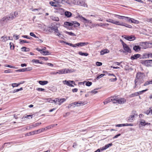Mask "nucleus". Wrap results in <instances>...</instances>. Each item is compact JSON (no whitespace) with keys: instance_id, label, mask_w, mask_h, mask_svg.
Returning a JSON list of instances; mask_svg holds the SVG:
<instances>
[{"instance_id":"1","label":"nucleus","mask_w":152,"mask_h":152,"mask_svg":"<svg viewBox=\"0 0 152 152\" xmlns=\"http://www.w3.org/2000/svg\"><path fill=\"white\" fill-rule=\"evenodd\" d=\"M106 21L107 22L110 23L117 25L125 26L129 28H132V26L131 25L125 24L123 22L121 23L119 21H115L114 20L110 19H107L106 20Z\"/></svg>"},{"instance_id":"2","label":"nucleus","mask_w":152,"mask_h":152,"mask_svg":"<svg viewBox=\"0 0 152 152\" xmlns=\"http://www.w3.org/2000/svg\"><path fill=\"white\" fill-rule=\"evenodd\" d=\"M14 18V17L12 14H10L9 16H6L0 20V23H2L3 22H7L8 21L12 20Z\"/></svg>"},{"instance_id":"3","label":"nucleus","mask_w":152,"mask_h":152,"mask_svg":"<svg viewBox=\"0 0 152 152\" xmlns=\"http://www.w3.org/2000/svg\"><path fill=\"white\" fill-rule=\"evenodd\" d=\"M116 97L115 96L114 102H113V103H118L121 104H123L126 102V99L124 98H121L118 99L117 98L116 99Z\"/></svg>"},{"instance_id":"4","label":"nucleus","mask_w":152,"mask_h":152,"mask_svg":"<svg viewBox=\"0 0 152 152\" xmlns=\"http://www.w3.org/2000/svg\"><path fill=\"white\" fill-rule=\"evenodd\" d=\"M68 44V45H69L73 47H79L80 46H83L85 45H87L88 44V42H80L79 43L76 44H73L71 43H66Z\"/></svg>"},{"instance_id":"5","label":"nucleus","mask_w":152,"mask_h":152,"mask_svg":"<svg viewBox=\"0 0 152 152\" xmlns=\"http://www.w3.org/2000/svg\"><path fill=\"white\" fill-rule=\"evenodd\" d=\"M145 75L144 73L140 72H138L136 74L135 77V82L136 83L137 80L140 79H143Z\"/></svg>"},{"instance_id":"6","label":"nucleus","mask_w":152,"mask_h":152,"mask_svg":"<svg viewBox=\"0 0 152 152\" xmlns=\"http://www.w3.org/2000/svg\"><path fill=\"white\" fill-rule=\"evenodd\" d=\"M137 114L135 111H133L132 112V114L128 118V121L132 122L134 120V118L135 116H137Z\"/></svg>"},{"instance_id":"7","label":"nucleus","mask_w":152,"mask_h":152,"mask_svg":"<svg viewBox=\"0 0 152 152\" xmlns=\"http://www.w3.org/2000/svg\"><path fill=\"white\" fill-rule=\"evenodd\" d=\"M62 82L64 84L70 87H73L74 86L72 85L73 84L75 85V82L73 80L67 81L65 80H63L62 81Z\"/></svg>"},{"instance_id":"8","label":"nucleus","mask_w":152,"mask_h":152,"mask_svg":"<svg viewBox=\"0 0 152 152\" xmlns=\"http://www.w3.org/2000/svg\"><path fill=\"white\" fill-rule=\"evenodd\" d=\"M140 45L142 46V48L143 49L148 48H152V43L142 42V45Z\"/></svg>"},{"instance_id":"9","label":"nucleus","mask_w":152,"mask_h":152,"mask_svg":"<svg viewBox=\"0 0 152 152\" xmlns=\"http://www.w3.org/2000/svg\"><path fill=\"white\" fill-rule=\"evenodd\" d=\"M75 2L77 5L84 7H87V4L85 3V0H76Z\"/></svg>"},{"instance_id":"10","label":"nucleus","mask_w":152,"mask_h":152,"mask_svg":"<svg viewBox=\"0 0 152 152\" xmlns=\"http://www.w3.org/2000/svg\"><path fill=\"white\" fill-rule=\"evenodd\" d=\"M122 37L126 39L129 41H133L136 39V37L132 35L130 36L124 35H122Z\"/></svg>"},{"instance_id":"11","label":"nucleus","mask_w":152,"mask_h":152,"mask_svg":"<svg viewBox=\"0 0 152 152\" xmlns=\"http://www.w3.org/2000/svg\"><path fill=\"white\" fill-rule=\"evenodd\" d=\"M114 99L115 96H111L105 99L103 103L104 104H105L110 102L111 101H112L113 103V102H114Z\"/></svg>"},{"instance_id":"12","label":"nucleus","mask_w":152,"mask_h":152,"mask_svg":"<svg viewBox=\"0 0 152 152\" xmlns=\"http://www.w3.org/2000/svg\"><path fill=\"white\" fill-rule=\"evenodd\" d=\"M152 62V60H142L141 61V63L142 64L147 66H151V64Z\"/></svg>"},{"instance_id":"13","label":"nucleus","mask_w":152,"mask_h":152,"mask_svg":"<svg viewBox=\"0 0 152 152\" xmlns=\"http://www.w3.org/2000/svg\"><path fill=\"white\" fill-rule=\"evenodd\" d=\"M106 13H107V15L108 16V17H110L109 15H114L115 17H116L117 16H118V18L119 19H123L124 18H126L127 19H128V18H129L128 17H125V16H121V15H116V14H112V13H110L109 12H106Z\"/></svg>"},{"instance_id":"14","label":"nucleus","mask_w":152,"mask_h":152,"mask_svg":"<svg viewBox=\"0 0 152 152\" xmlns=\"http://www.w3.org/2000/svg\"><path fill=\"white\" fill-rule=\"evenodd\" d=\"M36 50L42 54L44 55H48L49 54V52L48 51L44 50V49H40L39 48H37Z\"/></svg>"},{"instance_id":"15","label":"nucleus","mask_w":152,"mask_h":152,"mask_svg":"<svg viewBox=\"0 0 152 152\" xmlns=\"http://www.w3.org/2000/svg\"><path fill=\"white\" fill-rule=\"evenodd\" d=\"M32 69V68L29 67L17 70H15V71L16 72H24L27 71H30Z\"/></svg>"},{"instance_id":"16","label":"nucleus","mask_w":152,"mask_h":152,"mask_svg":"<svg viewBox=\"0 0 152 152\" xmlns=\"http://www.w3.org/2000/svg\"><path fill=\"white\" fill-rule=\"evenodd\" d=\"M123 49L126 52L129 53H130L131 52V49L126 44L123 45Z\"/></svg>"},{"instance_id":"17","label":"nucleus","mask_w":152,"mask_h":152,"mask_svg":"<svg viewBox=\"0 0 152 152\" xmlns=\"http://www.w3.org/2000/svg\"><path fill=\"white\" fill-rule=\"evenodd\" d=\"M144 81V80L143 79H140L139 80H137V82L136 83L135 82V79L134 80V84L135 85L134 87V88H137V85L139 83L140 85L143 83Z\"/></svg>"},{"instance_id":"18","label":"nucleus","mask_w":152,"mask_h":152,"mask_svg":"<svg viewBox=\"0 0 152 152\" xmlns=\"http://www.w3.org/2000/svg\"><path fill=\"white\" fill-rule=\"evenodd\" d=\"M84 102H75L72 104H73L75 105H76L77 106H80L81 105H83L86 104Z\"/></svg>"},{"instance_id":"19","label":"nucleus","mask_w":152,"mask_h":152,"mask_svg":"<svg viewBox=\"0 0 152 152\" xmlns=\"http://www.w3.org/2000/svg\"><path fill=\"white\" fill-rule=\"evenodd\" d=\"M140 56L141 55L140 54H135L131 57V59L132 60L137 59L138 58H139Z\"/></svg>"},{"instance_id":"20","label":"nucleus","mask_w":152,"mask_h":152,"mask_svg":"<svg viewBox=\"0 0 152 152\" xmlns=\"http://www.w3.org/2000/svg\"><path fill=\"white\" fill-rule=\"evenodd\" d=\"M140 124L142 126H145L146 125H150V124L148 123H146L144 120L143 119H141L140 121Z\"/></svg>"},{"instance_id":"21","label":"nucleus","mask_w":152,"mask_h":152,"mask_svg":"<svg viewBox=\"0 0 152 152\" xmlns=\"http://www.w3.org/2000/svg\"><path fill=\"white\" fill-rule=\"evenodd\" d=\"M64 26L66 28L68 26H73L72 24V21L71 22H65L64 23Z\"/></svg>"},{"instance_id":"22","label":"nucleus","mask_w":152,"mask_h":152,"mask_svg":"<svg viewBox=\"0 0 152 152\" xmlns=\"http://www.w3.org/2000/svg\"><path fill=\"white\" fill-rule=\"evenodd\" d=\"M128 21L129 22H131V23H139V21L135 20L134 19L130 18L128 19Z\"/></svg>"},{"instance_id":"23","label":"nucleus","mask_w":152,"mask_h":152,"mask_svg":"<svg viewBox=\"0 0 152 152\" xmlns=\"http://www.w3.org/2000/svg\"><path fill=\"white\" fill-rule=\"evenodd\" d=\"M145 113L148 115L149 114H152V107H150L149 109L146 111Z\"/></svg>"},{"instance_id":"24","label":"nucleus","mask_w":152,"mask_h":152,"mask_svg":"<svg viewBox=\"0 0 152 152\" xmlns=\"http://www.w3.org/2000/svg\"><path fill=\"white\" fill-rule=\"evenodd\" d=\"M109 52V50L107 49H104L101 51L100 54L101 55H103L105 53H108Z\"/></svg>"},{"instance_id":"25","label":"nucleus","mask_w":152,"mask_h":152,"mask_svg":"<svg viewBox=\"0 0 152 152\" xmlns=\"http://www.w3.org/2000/svg\"><path fill=\"white\" fill-rule=\"evenodd\" d=\"M72 24H73V26L75 27H77L80 25V23L76 21H72Z\"/></svg>"},{"instance_id":"26","label":"nucleus","mask_w":152,"mask_h":152,"mask_svg":"<svg viewBox=\"0 0 152 152\" xmlns=\"http://www.w3.org/2000/svg\"><path fill=\"white\" fill-rule=\"evenodd\" d=\"M65 15L67 18L71 17L72 15V13L70 12L66 11L64 13Z\"/></svg>"},{"instance_id":"27","label":"nucleus","mask_w":152,"mask_h":152,"mask_svg":"<svg viewBox=\"0 0 152 152\" xmlns=\"http://www.w3.org/2000/svg\"><path fill=\"white\" fill-rule=\"evenodd\" d=\"M141 47L139 46L135 45L133 47V49L136 52L139 51L141 49Z\"/></svg>"},{"instance_id":"28","label":"nucleus","mask_w":152,"mask_h":152,"mask_svg":"<svg viewBox=\"0 0 152 152\" xmlns=\"http://www.w3.org/2000/svg\"><path fill=\"white\" fill-rule=\"evenodd\" d=\"M66 99L64 98H63L61 99H59L58 98V104L59 105H60L61 104L64 102L66 101Z\"/></svg>"},{"instance_id":"29","label":"nucleus","mask_w":152,"mask_h":152,"mask_svg":"<svg viewBox=\"0 0 152 152\" xmlns=\"http://www.w3.org/2000/svg\"><path fill=\"white\" fill-rule=\"evenodd\" d=\"M41 85H45L47 84L48 82L47 81H39L38 82Z\"/></svg>"},{"instance_id":"30","label":"nucleus","mask_w":152,"mask_h":152,"mask_svg":"<svg viewBox=\"0 0 152 152\" xmlns=\"http://www.w3.org/2000/svg\"><path fill=\"white\" fill-rule=\"evenodd\" d=\"M49 3L51 6L55 7H57L59 5L58 4H57L55 2L52 1H50Z\"/></svg>"},{"instance_id":"31","label":"nucleus","mask_w":152,"mask_h":152,"mask_svg":"<svg viewBox=\"0 0 152 152\" xmlns=\"http://www.w3.org/2000/svg\"><path fill=\"white\" fill-rule=\"evenodd\" d=\"M58 73L59 74H65V69L58 70Z\"/></svg>"},{"instance_id":"32","label":"nucleus","mask_w":152,"mask_h":152,"mask_svg":"<svg viewBox=\"0 0 152 152\" xmlns=\"http://www.w3.org/2000/svg\"><path fill=\"white\" fill-rule=\"evenodd\" d=\"M108 75L109 76H113L114 77H115V78H114V79H110V80L111 81H116V80H117V78H116L115 75L113 74H110V73H108Z\"/></svg>"},{"instance_id":"33","label":"nucleus","mask_w":152,"mask_h":152,"mask_svg":"<svg viewBox=\"0 0 152 152\" xmlns=\"http://www.w3.org/2000/svg\"><path fill=\"white\" fill-rule=\"evenodd\" d=\"M138 93L137 92H136L130 94L129 95V96L130 97L132 98L138 96Z\"/></svg>"},{"instance_id":"34","label":"nucleus","mask_w":152,"mask_h":152,"mask_svg":"<svg viewBox=\"0 0 152 152\" xmlns=\"http://www.w3.org/2000/svg\"><path fill=\"white\" fill-rule=\"evenodd\" d=\"M112 145V143L107 144V145H105L104 147H103V148L102 150V151L103 150H105L109 148L110 146H111Z\"/></svg>"},{"instance_id":"35","label":"nucleus","mask_w":152,"mask_h":152,"mask_svg":"<svg viewBox=\"0 0 152 152\" xmlns=\"http://www.w3.org/2000/svg\"><path fill=\"white\" fill-rule=\"evenodd\" d=\"M65 74L70 73L74 72V69H65Z\"/></svg>"},{"instance_id":"36","label":"nucleus","mask_w":152,"mask_h":152,"mask_svg":"<svg viewBox=\"0 0 152 152\" xmlns=\"http://www.w3.org/2000/svg\"><path fill=\"white\" fill-rule=\"evenodd\" d=\"M21 50L22 51L28 52L30 50V49L29 48H27L25 47H23L21 48Z\"/></svg>"},{"instance_id":"37","label":"nucleus","mask_w":152,"mask_h":152,"mask_svg":"<svg viewBox=\"0 0 152 152\" xmlns=\"http://www.w3.org/2000/svg\"><path fill=\"white\" fill-rule=\"evenodd\" d=\"M8 37H1V38L3 39L2 41L3 42H5L8 39H10V37H8Z\"/></svg>"},{"instance_id":"38","label":"nucleus","mask_w":152,"mask_h":152,"mask_svg":"<svg viewBox=\"0 0 152 152\" xmlns=\"http://www.w3.org/2000/svg\"><path fill=\"white\" fill-rule=\"evenodd\" d=\"M78 54L81 56H87L88 55V54L86 53H83L81 51H79L78 52Z\"/></svg>"},{"instance_id":"39","label":"nucleus","mask_w":152,"mask_h":152,"mask_svg":"<svg viewBox=\"0 0 152 152\" xmlns=\"http://www.w3.org/2000/svg\"><path fill=\"white\" fill-rule=\"evenodd\" d=\"M10 48L11 50H13L15 48V46L14 44L12 42H10Z\"/></svg>"},{"instance_id":"40","label":"nucleus","mask_w":152,"mask_h":152,"mask_svg":"<svg viewBox=\"0 0 152 152\" xmlns=\"http://www.w3.org/2000/svg\"><path fill=\"white\" fill-rule=\"evenodd\" d=\"M21 83H13L12 84V86L13 87H18V86L19 85H20V84H22Z\"/></svg>"},{"instance_id":"41","label":"nucleus","mask_w":152,"mask_h":152,"mask_svg":"<svg viewBox=\"0 0 152 152\" xmlns=\"http://www.w3.org/2000/svg\"><path fill=\"white\" fill-rule=\"evenodd\" d=\"M148 89L147 88L145 90H143L142 91L137 92L138 93V95H141L143 93H144V92H145L146 91H147L148 90Z\"/></svg>"},{"instance_id":"42","label":"nucleus","mask_w":152,"mask_h":152,"mask_svg":"<svg viewBox=\"0 0 152 152\" xmlns=\"http://www.w3.org/2000/svg\"><path fill=\"white\" fill-rule=\"evenodd\" d=\"M65 33L66 34L72 36H76V35L74 33L72 32H69L67 31H66Z\"/></svg>"},{"instance_id":"43","label":"nucleus","mask_w":152,"mask_h":152,"mask_svg":"<svg viewBox=\"0 0 152 152\" xmlns=\"http://www.w3.org/2000/svg\"><path fill=\"white\" fill-rule=\"evenodd\" d=\"M23 90V88H22L21 87L19 89H15L13 90V91H12V93H15L19 91H21Z\"/></svg>"},{"instance_id":"44","label":"nucleus","mask_w":152,"mask_h":152,"mask_svg":"<svg viewBox=\"0 0 152 152\" xmlns=\"http://www.w3.org/2000/svg\"><path fill=\"white\" fill-rule=\"evenodd\" d=\"M4 66L5 67H10V68H14V69H17V68L15 67L14 66L10 65H9L8 64H5Z\"/></svg>"},{"instance_id":"45","label":"nucleus","mask_w":152,"mask_h":152,"mask_svg":"<svg viewBox=\"0 0 152 152\" xmlns=\"http://www.w3.org/2000/svg\"><path fill=\"white\" fill-rule=\"evenodd\" d=\"M51 29L54 31H56V30H58V28L56 26H52L50 28Z\"/></svg>"},{"instance_id":"46","label":"nucleus","mask_w":152,"mask_h":152,"mask_svg":"<svg viewBox=\"0 0 152 152\" xmlns=\"http://www.w3.org/2000/svg\"><path fill=\"white\" fill-rule=\"evenodd\" d=\"M56 33V34L59 37H61V35H62L59 32L58 29V30H56V31H55Z\"/></svg>"},{"instance_id":"47","label":"nucleus","mask_w":152,"mask_h":152,"mask_svg":"<svg viewBox=\"0 0 152 152\" xmlns=\"http://www.w3.org/2000/svg\"><path fill=\"white\" fill-rule=\"evenodd\" d=\"M105 75V74H101V75H98L96 78V79L97 80L99 79L100 78L103 77Z\"/></svg>"},{"instance_id":"48","label":"nucleus","mask_w":152,"mask_h":152,"mask_svg":"<svg viewBox=\"0 0 152 152\" xmlns=\"http://www.w3.org/2000/svg\"><path fill=\"white\" fill-rule=\"evenodd\" d=\"M150 83L149 81H148L145 82L143 85V86H147L149 85L150 84Z\"/></svg>"},{"instance_id":"49","label":"nucleus","mask_w":152,"mask_h":152,"mask_svg":"<svg viewBox=\"0 0 152 152\" xmlns=\"http://www.w3.org/2000/svg\"><path fill=\"white\" fill-rule=\"evenodd\" d=\"M30 35L31 36L33 37L36 38L38 39V37H37L36 35L33 32H31L30 34Z\"/></svg>"},{"instance_id":"50","label":"nucleus","mask_w":152,"mask_h":152,"mask_svg":"<svg viewBox=\"0 0 152 152\" xmlns=\"http://www.w3.org/2000/svg\"><path fill=\"white\" fill-rule=\"evenodd\" d=\"M78 17L80 18L83 19L86 22H87V21H88L84 17H83L82 15H80L78 16Z\"/></svg>"},{"instance_id":"51","label":"nucleus","mask_w":152,"mask_h":152,"mask_svg":"<svg viewBox=\"0 0 152 152\" xmlns=\"http://www.w3.org/2000/svg\"><path fill=\"white\" fill-rule=\"evenodd\" d=\"M92 84V83L91 82L88 81L86 82V85L87 86H89L91 85Z\"/></svg>"},{"instance_id":"52","label":"nucleus","mask_w":152,"mask_h":152,"mask_svg":"<svg viewBox=\"0 0 152 152\" xmlns=\"http://www.w3.org/2000/svg\"><path fill=\"white\" fill-rule=\"evenodd\" d=\"M13 37L15 38V40H17L19 38V36L16 34H15L13 36Z\"/></svg>"},{"instance_id":"53","label":"nucleus","mask_w":152,"mask_h":152,"mask_svg":"<svg viewBox=\"0 0 152 152\" xmlns=\"http://www.w3.org/2000/svg\"><path fill=\"white\" fill-rule=\"evenodd\" d=\"M58 98H56L54 100H53V102L56 104H58Z\"/></svg>"},{"instance_id":"54","label":"nucleus","mask_w":152,"mask_h":152,"mask_svg":"<svg viewBox=\"0 0 152 152\" xmlns=\"http://www.w3.org/2000/svg\"><path fill=\"white\" fill-rule=\"evenodd\" d=\"M52 19L54 21H58L59 20V18L57 17H54Z\"/></svg>"},{"instance_id":"55","label":"nucleus","mask_w":152,"mask_h":152,"mask_svg":"<svg viewBox=\"0 0 152 152\" xmlns=\"http://www.w3.org/2000/svg\"><path fill=\"white\" fill-rule=\"evenodd\" d=\"M133 126V124H124V126Z\"/></svg>"},{"instance_id":"56","label":"nucleus","mask_w":152,"mask_h":152,"mask_svg":"<svg viewBox=\"0 0 152 152\" xmlns=\"http://www.w3.org/2000/svg\"><path fill=\"white\" fill-rule=\"evenodd\" d=\"M20 42H23L26 43H29V42L26 41V40H22V39H20Z\"/></svg>"},{"instance_id":"57","label":"nucleus","mask_w":152,"mask_h":152,"mask_svg":"<svg viewBox=\"0 0 152 152\" xmlns=\"http://www.w3.org/2000/svg\"><path fill=\"white\" fill-rule=\"evenodd\" d=\"M96 64L97 66H100L102 65V63L101 62L98 61L96 62Z\"/></svg>"},{"instance_id":"58","label":"nucleus","mask_w":152,"mask_h":152,"mask_svg":"<svg viewBox=\"0 0 152 152\" xmlns=\"http://www.w3.org/2000/svg\"><path fill=\"white\" fill-rule=\"evenodd\" d=\"M37 91H44L45 90V89L43 88H37Z\"/></svg>"},{"instance_id":"59","label":"nucleus","mask_w":152,"mask_h":152,"mask_svg":"<svg viewBox=\"0 0 152 152\" xmlns=\"http://www.w3.org/2000/svg\"><path fill=\"white\" fill-rule=\"evenodd\" d=\"M5 73H11L12 72L11 71V70L10 69H8L7 70H5L4 72Z\"/></svg>"},{"instance_id":"60","label":"nucleus","mask_w":152,"mask_h":152,"mask_svg":"<svg viewBox=\"0 0 152 152\" xmlns=\"http://www.w3.org/2000/svg\"><path fill=\"white\" fill-rule=\"evenodd\" d=\"M41 133L47 130V128H42L40 129Z\"/></svg>"},{"instance_id":"61","label":"nucleus","mask_w":152,"mask_h":152,"mask_svg":"<svg viewBox=\"0 0 152 152\" xmlns=\"http://www.w3.org/2000/svg\"><path fill=\"white\" fill-rule=\"evenodd\" d=\"M123 126H124V124H117V125H115L116 127H120Z\"/></svg>"},{"instance_id":"62","label":"nucleus","mask_w":152,"mask_h":152,"mask_svg":"<svg viewBox=\"0 0 152 152\" xmlns=\"http://www.w3.org/2000/svg\"><path fill=\"white\" fill-rule=\"evenodd\" d=\"M53 127V126L51 125H50V126H48L46 127L45 128H47V130L48 129H51V128Z\"/></svg>"},{"instance_id":"63","label":"nucleus","mask_w":152,"mask_h":152,"mask_svg":"<svg viewBox=\"0 0 152 152\" xmlns=\"http://www.w3.org/2000/svg\"><path fill=\"white\" fill-rule=\"evenodd\" d=\"M91 92L94 94H95L97 92V91H96V89H95L91 91Z\"/></svg>"},{"instance_id":"64","label":"nucleus","mask_w":152,"mask_h":152,"mask_svg":"<svg viewBox=\"0 0 152 152\" xmlns=\"http://www.w3.org/2000/svg\"><path fill=\"white\" fill-rule=\"evenodd\" d=\"M36 132L35 131V130L31 132V135H34L35 134H37V133H36Z\"/></svg>"}]
</instances>
